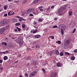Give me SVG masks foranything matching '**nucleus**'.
Instances as JSON below:
<instances>
[{"instance_id":"nucleus-1","label":"nucleus","mask_w":77,"mask_h":77,"mask_svg":"<svg viewBox=\"0 0 77 77\" xmlns=\"http://www.w3.org/2000/svg\"><path fill=\"white\" fill-rule=\"evenodd\" d=\"M66 5H65L64 7L60 8L58 10V13L59 15H62V12L66 9Z\"/></svg>"},{"instance_id":"nucleus-2","label":"nucleus","mask_w":77,"mask_h":77,"mask_svg":"<svg viewBox=\"0 0 77 77\" xmlns=\"http://www.w3.org/2000/svg\"><path fill=\"white\" fill-rule=\"evenodd\" d=\"M37 74V72L36 71H34L31 73L29 75V77H31L32 76H34V75H35V74Z\"/></svg>"},{"instance_id":"nucleus-3","label":"nucleus","mask_w":77,"mask_h":77,"mask_svg":"<svg viewBox=\"0 0 77 77\" xmlns=\"http://www.w3.org/2000/svg\"><path fill=\"white\" fill-rule=\"evenodd\" d=\"M34 11V10L32 8H29L28 9L27 13L28 14H29V13H30V12H33Z\"/></svg>"},{"instance_id":"nucleus-4","label":"nucleus","mask_w":77,"mask_h":77,"mask_svg":"<svg viewBox=\"0 0 77 77\" xmlns=\"http://www.w3.org/2000/svg\"><path fill=\"white\" fill-rule=\"evenodd\" d=\"M5 28L1 29L0 31V34H2V33H3V32H5Z\"/></svg>"},{"instance_id":"nucleus-5","label":"nucleus","mask_w":77,"mask_h":77,"mask_svg":"<svg viewBox=\"0 0 77 77\" xmlns=\"http://www.w3.org/2000/svg\"><path fill=\"white\" fill-rule=\"evenodd\" d=\"M70 43H71V39H69L68 40H67L66 43L67 45H69Z\"/></svg>"},{"instance_id":"nucleus-6","label":"nucleus","mask_w":77,"mask_h":77,"mask_svg":"<svg viewBox=\"0 0 77 77\" xmlns=\"http://www.w3.org/2000/svg\"><path fill=\"white\" fill-rule=\"evenodd\" d=\"M39 2V0H34L33 2V3H34V4H36L38 3Z\"/></svg>"},{"instance_id":"nucleus-7","label":"nucleus","mask_w":77,"mask_h":77,"mask_svg":"<svg viewBox=\"0 0 77 77\" xmlns=\"http://www.w3.org/2000/svg\"><path fill=\"white\" fill-rule=\"evenodd\" d=\"M57 66L58 67H60L62 66L61 63H58L57 64Z\"/></svg>"},{"instance_id":"nucleus-8","label":"nucleus","mask_w":77,"mask_h":77,"mask_svg":"<svg viewBox=\"0 0 77 77\" xmlns=\"http://www.w3.org/2000/svg\"><path fill=\"white\" fill-rule=\"evenodd\" d=\"M19 44L20 45H22L23 44V39L20 40V42H19Z\"/></svg>"},{"instance_id":"nucleus-9","label":"nucleus","mask_w":77,"mask_h":77,"mask_svg":"<svg viewBox=\"0 0 77 77\" xmlns=\"http://www.w3.org/2000/svg\"><path fill=\"white\" fill-rule=\"evenodd\" d=\"M13 23H16L17 22V19H13L12 20Z\"/></svg>"},{"instance_id":"nucleus-10","label":"nucleus","mask_w":77,"mask_h":77,"mask_svg":"<svg viewBox=\"0 0 77 77\" xmlns=\"http://www.w3.org/2000/svg\"><path fill=\"white\" fill-rule=\"evenodd\" d=\"M18 18H19L20 19H22V20L23 21H26V19H23V18L22 17H20L18 16Z\"/></svg>"},{"instance_id":"nucleus-11","label":"nucleus","mask_w":77,"mask_h":77,"mask_svg":"<svg viewBox=\"0 0 77 77\" xmlns=\"http://www.w3.org/2000/svg\"><path fill=\"white\" fill-rule=\"evenodd\" d=\"M18 18H19L20 19H22V20L23 21H26V19H23V18L22 17H20L18 16Z\"/></svg>"},{"instance_id":"nucleus-12","label":"nucleus","mask_w":77,"mask_h":77,"mask_svg":"<svg viewBox=\"0 0 77 77\" xmlns=\"http://www.w3.org/2000/svg\"><path fill=\"white\" fill-rule=\"evenodd\" d=\"M35 38H39L41 37V35H35Z\"/></svg>"},{"instance_id":"nucleus-13","label":"nucleus","mask_w":77,"mask_h":77,"mask_svg":"<svg viewBox=\"0 0 77 77\" xmlns=\"http://www.w3.org/2000/svg\"><path fill=\"white\" fill-rule=\"evenodd\" d=\"M61 33L62 35H63L64 34V32H63V29L61 28Z\"/></svg>"},{"instance_id":"nucleus-14","label":"nucleus","mask_w":77,"mask_h":77,"mask_svg":"<svg viewBox=\"0 0 77 77\" xmlns=\"http://www.w3.org/2000/svg\"><path fill=\"white\" fill-rule=\"evenodd\" d=\"M5 24H6V23L5 21H4L2 23V26H4Z\"/></svg>"},{"instance_id":"nucleus-15","label":"nucleus","mask_w":77,"mask_h":77,"mask_svg":"<svg viewBox=\"0 0 77 77\" xmlns=\"http://www.w3.org/2000/svg\"><path fill=\"white\" fill-rule=\"evenodd\" d=\"M5 24H6V23L5 21H4L2 23V26H4Z\"/></svg>"},{"instance_id":"nucleus-16","label":"nucleus","mask_w":77,"mask_h":77,"mask_svg":"<svg viewBox=\"0 0 77 77\" xmlns=\"http://www.w3.org/2000/svg\"><path fill=\"white\" fill-rule=\"evenodd\" d=\"M21 42V40H16V42L17 43V44H19L20 42Z\"/></svg>"},{"instance_id":"nucleus-17","label":"nucleus","mask_w":77,"mask_h":77,"mask_svg":"<svg viewBox=\"0 0 77 77\" xmlns=\"http://www.w3.org/2000/svg\"><path fill=\"white\" fill-rule=\"evenodd\" d=\"M22 27L23 30H26V29H25V24L22 25Z\"/></svg>"},{"instance_id":"nucleus-18","label":"nucleus","mask_w":77,"mask_h":77,"mask_svg":"<svg viewBox=\"0 0 77 77\" xmlns=\"http://www.w3.org/2000/svg\"><path fill=\"white\" fill-rule=\"evenodd\" d=\"M4 60H5L8 59V57L6 56H5L3 58Z\"/></svg>"},{"instance_id":"nucleus-19","label":"nucleus","mask_w":77,"mask_h":77,"mask_svg":"<svg viewBox=\"0 0 77 77\" xmlns=\"http://www.w3.org/2000/svg\"><path fill=\"white\" fill-rule=\"evenodd\" d=\"M9 12L10 13V14H11V15H14V14L15 13L14 12H13L12 11H10Z\"/></svg>"},{"instance_id":"nucleus-20","label":"nucleus","mask_w":77,"mask_h":77,"mask_svg":"<svg viewBox=\"0 0 77 77\" xmlns=\"http://www.w3.org/2000/svg\"><path fill=\"white\" fill-rule=\"evenodd\" d=\"M56 54L57 55H59V51L58 50H56L55 51Z\"/></svg>"},{"instance_id":"nucleus-21","label":"nucleus","mask_w":77,"mask_h":77,"mask_svg":"<svg viewBox=\"0 0 77 77\" xmlns=\"http://www.w3.org/2000/svg\"><path fill=\"white\" fill-rule=\"evenodd\" d=\"M71 60H74L75 59V57H72L70 58Z\"/></svg>"},{"instance_id":"nucleus-22","label":"nucleus","mask_w":77,"mask_h":77,"mask_svg":"<svg viewBox=\"0 0 77 77\" xmlns=\"http://www.w3.org/2000/svg\"><path fill=\"white\" fill-rule=\"evenodd\" d=\"M2 45H5L6 46V45H7V43L6 42H3L2 43Z\"/></svg>"},{"instance_id":"nucleus-23","label":"nucleus","mask_w":77,"mask_h":77,"mask_svg":"<svg viewBox=\"0 0 77 77\" xmlns=\"http://www.w3.org/2000/svg\"><path fill=\"white\" fill-rule=\"evenodd\" d=\"M5 23H6V24H7L9 23V20L8 19L5 21Z\"/></svg>"},{"instance_id":"nucleus-24","label":"nucleus","mask_w":77,"mask_h":77,"mask_svg":"<svg viewBox=\"0 0 77 77\" xmlns=\"http://www.w3.org/2000/svg\"><path fill=\"white\" fill-rule=\"evenodd\" d=\"M20 23H16L15 24V26H20Z\"/></svg>"},{"instance_id":"nucleus-25","label":"nucleus","mask_w":77,"mask_h":77,"mask_svg":"<svg viewBox=\"0 0 77 77\" xmlns=\"http://www.w3.org/2000/svg\"><path fill=\"white\" fill-rule=\"evenodd\" d=\"M38 31V29H36L34 31L32 32L33 33H36V32Z\"/></svg>"},{"instance_id":"nucleus-26","label":"nucleus","mask_w":77,"mask_h":77,"mask_svg":"<svg viewBox=\"0 0 77 77\" xmlns=\"http://www.w3.org/2000/svg\"><path fill=\"white\" fill-rule=\"evenodd\" d=\"M38 21H39V22H40V23L41 22H42V19L40 18L39 19H38Z\"/></svg>"},{"instance_id":"nucleus-27","label":"nucleus","mask_w":77,"mask_h":77,"mask_svg":"<svg viewBox=\"0 0 77 77\" xmlns=\"http://www.w3.org/2000/svg\"><path fill=\"white\" fill-rule=\"evenodd\" d=\"M65 54L67 55H71V54H70L68 52H65Z\"/></svg>"},{"instance_id":"nucleus-28","label":"nucleus","mask_w":77,"mask_h":77,"mask_svg":"<svg viewBox=\"0 0 77 77\" xmlns=\"http://www.w3.org/2000/svg\"><path fill=\"white\" fill-rule=\"evenodd\" d=\"M40 47V46H39V45L38 44H37L35 46V47L37 48H39Z\"/></svg>"},{"instance_id":"nucleus-29","label":"nucleus","mask_w":77,"mask_h":77,"mask_svg":"<svg viewBox=\"0 0 77 77\" xmlns=\"http://www.w3.org/2000/svg\"><path fill=\"white\" fill-rule=\"evenodd\" d=\"M60 54L61 56H63V53L62 52H61L60 53Z\"/></svg>"},{"instance_id":"nucleus-30","label":"nucleus","mask_w":77,"mask_h":77,"mask_svg":"<svg viewBox=\"0 0 77 77\" xmlns=\"http://www.w3.org/2000/svg\"><path fill=\"white\" fill-rule=\"evenodd\" d=\"M16 29H17V30L19 32H20V31H21V29L20 28H18V27H16Z\"/></svg>"},{"instance_id":"nucleus-31","label":"nucleus","mask_w":77,"mask_h":77,"mask_svg":"<svg viewBox=\"0 0 77 77\" xmlns=\"http://www.w3.org/2000/svg\"><path fill=\"white\" fill-rule=\"evenodd\" d=\"M9 53V51H5L4 52L3 54H6L7 53Z\"/></svg>"},{"instance_id":"nucleus-32","label":"nucleus","mask_w":77,"mask_h":77,"mask_svg":"<svg viewBox=\"0 0 77 77\" xmlns=\"http://www.w3.org/2000/svg\"><path fill=\"white\" fill-rule=\"evenodd\" d=\"M75 31H76V29L75 28H74L72 32V33H74L75 32Z\"/></svg>"},{"instance_id":"nucleus-33","label":"nucleus","mask_w":77,"mask_h":77,"mask_svg":"<svg viewBox=\"0 0 77 77\" xmlns=\"http://www.w3.org/2000/svg\"><path fill=\"white\" fill-rule=\"evenodd\" d=\"M48 54L49 56H51V55H52V53H51L48 52Z\"/></svg>"},{"instance_id":"nucleus-34","label":"nucleus","mask_w":77,"mask_h":77,"mask_svg":"<svg viewBox=\"0 0 77 77\" xmlns=\"http://www.w3.org/2000/svg\"><path fill=\"white\" fill-rule=\"evenodd\" d=\"M42 71H43V73H45V69H44V68H42Z\"/></svg>"},{"instance_id":"nucleus-35","label":"nucleus","mask_w":77,"mask_h":77,"mask_svg":"<svg viewBox=\"0 0 77 77\" xmlns=\"http://www.w3.org/2000/svg\"><path fill=\"white\" fill-rule=\"evenodd\" d=\"M7 6L6 5L4 6V9H5V10H6L7 9Z\"/></svg>"},{"instance_id":"nucleus-36","label":"nucleus","mask_w":77,"mask_h":77,"mask_svg":"<svg viewBox=\"0 0 77 77\" xmlns=\"http://www.w3.org/2000/svg\"><path fill=\"white\" fill-rule=\"evenodd\" d=\"M72 12L71 11L69 12V15H72Z\"/></svg>"},{"instance_id":"nucleus-37","label":"nucleus","mask_w":77,"mask_h":77,"mask_svg":"<svg viewBox=\"0 0 77 77\" xmlns=\"http://www.w3.org/2000/svg\"><path fill=\"white\" fill-rule=\"evenodd\" d=\"M57 43L59 44H61V42L60 41H58V42H57Z\"/></svg>"},{"instance_id":"nucleus-38","label":"nucleus","mask_w":77,"mask_h":77,"mask_svg":"<svg viewBox=\"0 0 77 77\" xmlns=\"http://www.w3.org/2000/svg\"><path fill=\"white\" fill-rule=\"evenodd\" d=\"M27 0H24L23 2V4H24V3H26V2H27Z\"/></svg>"},{"instance_id":"nucleus-39","label":"nucleus","mask_w":77,"mask_h":77,"mask_svg":"<svg viewBox=\"0 0 77 77\" xmlns=\"http://www.w3.org/2000/svg\"><path fill=\"white\" fill-rule=\"evenodd\" d=\"M53 28H57V25L54 26H53Z\"/></svg>"},{"instance_id":"nucleus-40","label":"nucleus","mask_w":77,"mask_h":77,"mask_svg":"<svg viewBox=\"0 0 77 77\" xmlns=\"http://www.w3.org/2000/svg\"><path fill=\"white\" fill-rule=\"evenodd\" d=\"M2 21H0V27H1V26H2Z\"/></svg>"},{"instance_id":"nucleus-41","label":"nucleus","mask_w":77,"mask_h":77,"mask_svg":"<svg viewBox=\"0 0 77 77\" xmlns=\"http://www.w3.org/2000/svg\"><path fill=\"white\" fill-rule=\"evenodd\" d=\"M33 14L35 15H37V14H38V13H36V12L35 11L33 12Z\"/></svg>"},{"instance_id":"nucleus-42","label":"nucleus","mask_w":77,"mask_h":77,"mask_svg":"<svg viewBox=\"0 0 77 77\" xmlns=\"http://www.w3.org/2000/svg\"><path fill=\"white\" fill-rule=\"evenodd\" d=\"M33 24L34 25H36V24H37V22H34L33 23Z\"/></svg>"},{"instance_id":"nucleus-43","label":"nucleus","mask_w":77,"mask_h":77,"mask_svg":"<svg viewBox=\"0 0 77 77\" xmlns=\"http://www.w3.org/2000/svg\"><path fill=\"white\" fill-rule=\"evenodd\" d=\"M26 59H28V60L30 59V57H26Z\"/></svg>"},{"instance_id":"nucleus-44","label":"nucleus","mask_w":77,"mask_h":77,"mask_svg":"<svg viewBox=\"0 0 77 77\" xmlns=\"http://www.w3.org/2000/svg\"><path fill=\"white\" fill-rule=\"evenodd\" d=\"M36 44V42H34L32 43V44Z\"/></svg>"},{"instance_id":"nucleus-45","label":"nucleus","mask_w":77,"mask_h":77,"mask_svg":"<svg viewBox=\"0 0 77 77\" xmlns=\"http://www.w3.org/2000/svg\"><path fill=\"white\" fill-rule=\"evenodd\" d=\"M8 15H10V16H11V15H12V14H11L10 12L8 13Z\"/></svg>"},{"instance_id":"nucleus-46","label":"nucleus","mask_w":77,"mask_h":77,"mask_svg":"<svg viewBox=\"0 0 77 77\" xmlns=\"http://www.w3.org/2000/svg\"><path fill=\"white\" fill-rule=\"evenodd\" d=\"M46 64H47V62H45V63L43 64V65H44L45 66L46 65Z\"/></svg>"},{"instance_id":"nucleus-47","label":"nucleus","mask_w":77,"mask_h":77,"mask_svg":"<svg viewBox=\"0 0 77 77\" xmlns=\"http://www.w3.org/2000/svg\"><path fill=\"white\" fill-rule=\"evenodd\" d=\"M29 16H30V17H33V15L31 14H29Z\"/></svg>"},{"instance_id":"nucleus-48","label":"nucleus","mask_w":77,"mask_h":77,"mask_svg":"<svg viewBox=\"0 0 77 77\" xmlns=\"http://www.w3.org/2000/svg\"><path fill=\"white\" fill-rule=\"evenodd\" d=\"M74 53H77V49H75L74 50Z\"/></svg>"},{"instance_id":"nucleus-49","label":"nucleus","mask_w":77,"mask_h":77,"mask_svg":"<svg viewBox=\"0 0 77 77\" xmlns=\"http://www.w3.org/2000/svg\"><path fill=\"white\" fill-rule=\"evenodd\" d=\"M51 38L52 39H54V36H51Z\"/></svg>"},{"instance_id":"nucleus-50","label":"nucleus","mask_w":77,"mask_h":77,"mask_svg":"<svg viewBox=\"0 0 77 77\" xmlns=\"http://www.w3.org/2000/svg\"><path fill=\"white\" fill-rule=\"evenodd\" d=\"M18 60H17V61H15L14 62V63H18Z\"/></svg>"},{"instance_id":"nucleus-51","label":"nucleus","mask_w":77,"mask_h":77,"mask_svg":"<svg viewBox=\"0 0 77 77\" xmlns=\"http://www.w3.org/2000/svg\"><path fill=\"white\" fill-rule=\"evenodd\" d=\"M12 45V44H10L8 45L9 47H12V45Z\"/></svg>"},{"instance_id":"nucleus-52","label":"nucleus","mask_w":77,"mask_h":77,"mask_svg":"<svg viewBox=\"0 0 77 77\" xmlns=\"http://www.w3.org/2000/svg\"><path fill=\"white\" fill-rule=\"evenodd\" d=\"M2 62H3V60H0V63H2Z\"/></svg>"},{"instance_id":"nucleus-53","label":"nucleus","mask_w":77,"mask_h":77,"mask_svg":"<svg viewBox=\"0 0 77 77\" xmlns=\"http://www.w3.org/2000/svg\"><path fill=\"white\" fill-rule=\"evenodd\" d=\"M25 75L26 77H28V74L27 73H26L25 74Z\"/></svg>"},{"instance_id":"nucleus-54","label":"nucleus","mask_w":77,"mask_h":77,"mask_svg":"<svg viewBox=\"0 0 77 77\" xmlns=\"http://www.w3.org/2000/svg\"><path fill=\"white\" fill-rule=\"evenodd\" d=\"M7 15H8V14H5L4 15V16L5 17H7Z\"/></svg>"},{"instance_id":"nucleus-55","label":"nucleus","mask_w":77,"mask_h":77,"mask_svg":"<svg viewBox=\"0 0 77 77\" xmlns=\"http://www.w3.org/2000/svg\"><path fill=\"white\" fill-rule=\"evenodd\" d=\"M42 6H41V7H38V9H42Z\"/></svg>"},{"instance_id":"nucleus-56","label":"nucleus","mask_w":77,"mask_h":77,"mask_svg":"<svg viewBox=\"0 0 77 77\" xmlns=\"http://www.w3.org/2000/svg\"><path fill=\"white\" fill-rule=\"evenodd\" d=\"M54 6H52L51 7V8L52 9H54Z\"/></svg>"},{"instance_id":"nucleus-57","label":"nucleus","mask_w":77,"mask_h":77,"mask_svg":"<svg viewBox=\"0 0 77 77\" xmlns=\"http://www.w3.org/2000/svg\"><path fill=\"white\" fill-rule=\"evenodd\" d=\"M40 11H44V10H43V9H42L41 8H40Z\"/></svg>"},{"instance_id":"nucleus-58","label":"nucleus","mask_w":77,"mask_h":77,"mask_svg":"<svg viewBox=\"0 0 77 77\" xmlns=\"http://www.w3.org/2000/svg\"><path fill=\"white\" fill-rule=\"evenodd\" d=\"M15 32H18V30H17V29H15Z\"/></svg>"},{"instance_id":"nucleus-59","label":"nucleus","mask_w":77,"mask_h":77,"mask_svg":"<svg viewBox=\"0 0 77 77\" xmlns=\"http://www.w3.org/2000/svg\"><path fill=\"white\" fill-rule=\"evenodd\" d=\"M6 27L7 28V29H9V25H8Z\"/></svg>"},{"instance_id":"nucleus-60","label":"nucleus","mask_w":77,"mask_h":77,"mask_svg":"<svg viewBox=\"0 0 77 77\" xmlns=\"http://www.w3.org/2000/svg\"><path fill=\"white\" fill-rule=\"evenodd\" d=\"M19 21H22V19H20L19 20Z\"/></svg>"},{"instance_id":"nucleus-61","label":"nucleus","mask_w":77,"mask_h":77,"mask_svg":"<svg viewBox=\"0 0 77 77\" xmlns=\"http://www.w3.org/2000/svg\"><path fill=\"white\" fill-rule=\"evenodd\" d=\"M3 53H4V52H0V53L1 54H2V53H3Z\"/></svg>"},{"instance_id":"nucleus-62","label":"nucleus","mask_w":77,"mask_h":77,"mask_svg":"<svg viewBox=\"0 0 77 77\" xmlns=\"http://www.w3.org/2000/svg\"><path fill=\"white\" fill-rule=\"evenodd\" d=\"M63 0V2H65H65H66V1L67 0Z\"/></svg>"},{"instance_id":"nucleus-63","label":"nucleus","mask_w":77,"mask_h":77,"mask_svg":"<svg viewBox=\"0 0 77 77\" xmlns=\"http://www.w3.org/2000/svg\"><path fill=\"white\" fill-rule=\"evenodd\" d=\"M57 20V18H56L54 19V20Z\"/></svg>"},{"instance_id":"nucleus-64","label":"nucleus","mask_w":77,"mask_h":77,"mask_svg":"<svg viewBox=\"0 0 77 77\" xmlns=\"http://www.w3.org/2000/svg\"><path fill=\"white\" fill-rule=\"evenodd\" d=\"M35 13H38V11H36Z\"/></svg>"}]
</instances>
